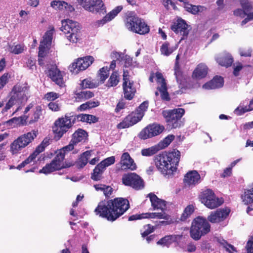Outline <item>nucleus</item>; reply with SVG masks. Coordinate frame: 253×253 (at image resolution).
<instances>
[{
	"instance_id": "obj_1",
	"label": "nucleus",
	"mask_w": 253,
	"mask_h": 253,
	"mask_svg": "<svg viewBox=\"0 0 253 253\" xmlns=\"http://www.w3.org/2000/svg\"><path fill=\"white\" fill-rule=\"evenodd\" d=\"M129 208V201L124 198H115L114 199L100 202L94 210L96 215L114 221L122 215Z\"/></svg>"
},
{
	"instance_id": "obj_2",
	"label": "nucleus",
	"mask_w": 253,
	"mask_h": 253,
	"mask_svg": "<svg viewBox=\"0 0 253 253\" xmlns=\"http://www.w3.org/2000/svg\"><path fill=\"white\" fill-rule=\"evenodd\" d=\"M180 158V152L176 149L172 151L162 152L156 155L154 159L158 170L165 176L171 177L177 169Z\"/></svg>"
},
{
	"instance_id": "obj_3",
	"label": "nucleus",
	"mask_w": 253,
	"mask_h": 253,
	"mask_svg": "<svg viewBox=\"0 0 253 253\" xmlns=\"http://www.w3.org/2000/svg\"><path fill=\"white\" fill-rule=\"evenodd\" d=\"M87 114L76 115L74 112L67 113L64 116L58 118L52 127L55 137L60 139L63 135L71 129L77 121L86 122Z\"/></svg>"
},
{
	"instance_id": "obj_4",
	"label": "nucleus",
	"mask_w": 253,
	"mask_h": 253,
	"mask_svg": "<svg viewBox=\"0 0 253 253\" xmlns=\"http://www.w3.org/2000/svg\"><path fill=\"white\" fill-rule=\"evenodd\" d=\"M126 27L133 33L145 35L150 31V27L141 18L138 17L134 11H128L124 19Z\"/></svg>"
},
{
	"instance_id": "obj_5",
	"label": "nucleus",
	"mask_w": 253,
	"mask_h": 253,
	"mask_svg": "<svg viewBox=\"0 0 253 253\" xmlns=\"http://www.w3.org/2000/svg\"><path fill=\"white\" fill-rule=\"evenodd\" d=\"M29 89V87L22 86L19 84L13 86L9 93L10 98L6 103L5 106L1 110V113L7 112L15 104L21 105L26 102L28 97L26 95V91Z\"/></svg>"
},
{
	"instance_id": "obj_6",
	"label": "nucleus",
	"mask_w": 253,
	"mask_h": 253,
	"mask_svg": "<svg viewBox=\"0 0 253 253\" xmlns=\"http://www.w3.org/2000/svg\"><path fill=\"white\" fill-rule=\"evenodd\" d=\"M210 231L211 225L207 219L199 216L193 220L189 234L193 240L198 241L202 236L208 234Z\"/></svg>"
},
{
	"instance_id": "obj_7",
	"label": "nucleus",
	"mask_w": 253,
	"mask_h": 253,
	"mask_svg": "<svg viewBox=\"0 0 253 253\" xmlns=\"http://www.w3.org/2000/svg\"><path fill=\"white\" fill-rule=\"evenodd\" d=\"M185 114L183 108H179L170 110H165L162 114L169 128H176L183 126L182 117Z\"/></svg>"
},
{
	"instance_id": "obj_8",
	"label": "nucleus",
	"mask_w": 253,
	"mask_h": 253,
	"mask_svg": "<svg viewBox=\"0 0 253 253\" xmlns=\"http://www.w3.org/2000/svg\"><path fill=\"white\" fill-rule=\"evenodd\" d=\"M60 29L71 42L77 43L80 40L81 27L79 23L69 19L62 21Z\"/></svg>"
},
{
	"instance_id": "obj_9",
	"label": "nucleus",
	"mask_w": 253,
	"mask_h": 253,
	"mask_svg": "<svg viewBox=\"0 0 253 253\" xmlns=\"http://www.w3.org/2000/svg\"><path fill=\"white\" fill-rule=\"evenodd\" d=\"M37 136V131L35 130H32L31 132H28L19 136L11 143L10 152L12 155L19 153L21 150L31 143Z\"/></svg>"
},
{
	"instance_id": "obj_10",
	"label": "nucleus",
	"mask_w": 253,
	"mask_h": 253,
	"mask_svg": "<svg viewBox=\"0 0 253 253\" xmlns=\"http://www.w3.org/2000/svg\"><path fill=\"white\" fill-rule=\"evenodd\" d=\"M200 198L202 203L211 209L217 208L224 202L222 198L216 197L214 192L210 189H207L201 192Z\"/></svg>"
},
{
	"instance_id": "obj_11",
	"label": "nucleus",
	"mask_w": 253,
	"mask_h": 253,
	"mask_svg": "<svg viewBox=\"0 0 253 253\" xmlns=\"http://www.w3.org/2000/svg\"><path fill=\"white\" fill-rule=\"evenodd\" d=\"M85 10L93 13L104 14L106 8L102 0H77Z\"/></svg>"
},
{
	"instance_id": "obj_12",
	"label": "nucleus",
	"mask_w": 253,
	"mask_h": 253,
	"mask_svg": "<svg viewBox=\"0 0 253 253\" xmlns=\"http://www.w3.org/2000/svg\"><path fill=\"white\" fill-rule=\"evenodd\" d=\"M94 61V58L90 55L78 58L69 66L70 71L74 74H78L88 68Z\"/></svg>"
},
{
	"instance_id": "obj_13",
	"label": "nucleus",
	"mask_w": 253,
	"mask_h": 253,
	"mask_svg": "<svg viewBox=\"0 0 253 253\" xmlns=\"http://www.w3.org/2000/svg\"><path fill=\"white\" fill-rule=\"evenodd\" d=\"M191 29V26L181 18H178L170 26L173 32L181 36V40L187 39Z\"/></svg>"
},
{
	"instance_id": "obj_14",
	"label": "nucleus",
	"mask_w": 253,
	"mask_h": 253,
	"mask_svg": "<svg viewBox=\"0 0 253 253\" xmlns=\"http://www.w3.org/2000/svg\"><path fill=\"white\" fill-rule=\"evenodd\" d=\"M122 180L123 184L135 190L141 189L144 186L143 179L135 173H125L123 175Z\"/></svg>"
},
{
	"instance_id": "obj_15",
	"label": "nucleus",
	"mask_w": 253,
	"mask_h": 253,
	"mask_svg": "<svg viewBox=\"0 0 253 253\" xmlns=\"http://www.w3.org/2000/svg\"><path fill=\"white\" fill-rule=\"evenodd\" d=\"M165 129L163 126L157 124H152L148 125L139 133L140 139L145 140L152 138L161 134Z\"/></svg>"
},
{
	"instance_id": "obj_16",
	"label": "nucleus",
	"mask_w": 253,
	"mask_h": 253,
	"mask_svg": "<svg viewBox=\"0 0 253 253\" xmlns=\"http://www.w3.org/2000/svg\"><path fill=\"white\" fill-rule=\"evenodd\" d=\"M143 117V113L133 111L126 116L124 119L117 125L118 129L128 128L139 122Z\"/></svg>"
},
{
	"instance_id": "obj_17",
	"label": "nucleus",
	"mask_w": 253,
	"mask_h": 253,
	"mask_svg": "<svg viewBox=\"0 0 253 253\" xmlns=\"http://www.w3.org/2000/svg\"><path fill=\"white\" fill-rule=\"evenodd\" d=\"M143 117V113L133 111L126 116L124 119L117 125L118 129L128 128L139 122Z\"/></svg>"
},
{
	"instance_id": "obj_18",
	"label": "nucleus",
	"mask_w": 253,
	"mask_h": 253,
	"mask_svg": "<svg viewBox=\"0 0 253 253\" xmlns=\"http://www.w3.org/2000/svg\"><path fill=\"white\" fill-rule=\"evenodd\" d=\"M230 211L229 208L217 209L211 212L208 216V220L212 223L223 221L228 217Z\"/></svg>"
},
{
	"instance_id": "obj_19",
	"label": "nucleus",
	"mask_w": 253,
	"mask_h": 253,
	"mask_svg": "<svg viewBox=\"0 0 253 253\" xmlns=\"http://www.w3.org/2000/svg\"><path fill=\"white\" fill-rule=\"evenodd\" d=\"M156 77L157 83L161 84V86H158L157 89L160 92L161 99L164 101H169L170 97L168 91L166 80L162 74L158 72L156 73Z\"/></svg>"
},
{
	"instance_id": "obj_20",
	"label": "nucleus",
	"mask_w": 253,
	"mask_h": 253,
	"mask_svg": "<svg viewBox=\"0 0 253 253\" xmlns=\"http://www.w3.org/2000/svg\"><path fill=\"white\" fill-rule=\"evenodd\" d=\"M63 161H61L60 162H59L60 166L58 167L55 166L56 164L55 163H53L52 160L50 163L47 164L44 167L42 168V169H40L39 170V172L47 174L53 171L60 170L62 169L70 168L75 165V163L73 162H65V163L63 164Z\"/></svg>"
},
{
	"instance_id": "obj_21",
	"label": "nucleus",
	"mask_w": 253,
	"mask_h": 253,
	"mask_svg": "<svg viewBox=\"0 0 253 253\" xmlns=\"http://www.w3.org/2000/svg\"><path fill=\"white\" fill-rule=\"evenodd\" d=\"M47 76L56 84L62 87L64 85L63 77L61 72L56 66H52L48 69Z\"/></svg>"
},
{
	"instance_id": "obj_22",
	"label": "nucleus",
	"mask_w": 253,
	"mask_h": 253,
	"mask_svg": "<svg viewBox=\"0 0 253 253\" xmlns=\"http://www.w3.org/2000/svg\"><path fill=\"white\" fill-rule=\"evenodd\" d=\"M75 145H76V144H74V143H72V140H71L68 145L63 147L59 150L58 153L53 159V163H55L56 164V166L59 167L60 165L59 162L61 161L64 160L65 155L70 151L73 150L74 148Z\"/></svg>"
},
{
	"instance_id": "obj_23",
	"label": "nucleus",
	"mask_w": 253,
	"mask_h": 253,
	"mask_svg": "<svg viewBox=\"0 0 253 253\" xmlns=\"http://www.w3.org/2000/svg\"><path fill=\"white\" fill-rule=\"evenodd\" d=\"M121 166L125 169L135 170L137 168L133 159L128 152L124 153L121 158Z\"/></svg>"
},
{
	"instance_id": "obj_24",
	"label": "nucleus",
	"mask_w": 253,
	"mask_h": 253,
	"mask_svg": "<svg viewBox=\"0 0 253 253\" xmlns=\"http://www.w3.org/2000/svg\"><path fill=\"white\" fill-rule=\"evenodd\" d=\"M201 176L196 170L188 172L184 176V182L188 185H195L200 182Z\"/></svg>"
},
{
	"instance_id": "obj_25",
	"label": "nucleus",
	"mask_w": 253,
	"mask_h": 253,
	"mask_svg": "<svg viewBox=\"0 0 253 253\" xmlns=\"http://www.w3.org/2000/svg\"><path fill=\"white\" fill-rule=\"evenodd\" d=\"M154 210H161L162 211L166 208V202L159 199L155 194L151 193L148 195Z\"/></svg>"
},
{
	"instance_id": "obj_26",
	"label": "nucleus",
	"mask_w": 253,
	"mask_h": 253,
	"mask_svg": "<svg viewBox=\"0 0 253 253\" xmlns=\"http://www.w3.org/2000/svg\"><path fill=\"white\" fill-rule=\"evenodd\" d=\"M123 89L124 98L128 100H132L136 92V89L134 86L133 81L128 83H123Z\"/></svg>"
},
{
	"instance_id": "obj_27",
	"label": "nucleus",
	"mask_w": 253,
	"mask_h": 253,
	"mask_svg": "<svg viewBox=\"0 0 253 253\" xmlns=\"http://www.w3.org/2000/svg\"><path fill=\"white\" fill-rule=\"evenodd\" d=\"M224 84V80L221 76H216L211 80L203 85V88L212 89L220 88Z\"/></svg>"
},
{
	"instance_id": "obj_28",
	"label": "nucleus",
	"mask_w": 253,
	"mask_h": 253,
	"mask_svg": "<svg viewBox=\"0 0 253 253\" xmlns=\"http://www.w3.org/2000/svg\"><path fill=\"white\" fill-rule=\"evenodd\" d=\"M181 238V235H166L159 240L157 242V244L163 246L169 247L171 244L173 243L177 242V241Z\"/></svg>"
},
{
	"instance_id": "obj_29",
	"label": "nucleus",
	"mask_w": 253,
	"mask_h": 253,
	"mask_svg": "<svg viewBox=\"0 0 253 253\" xmlns=\"http://www.w3.org/2000/svg\"><path fill=\"white\" fill-rule=\"evenodd\" d=\"M208 68L204 64H198L192 73V78L201 79L205 78L208 74Z\"/></svg>"
},
{
	"instance_id": "obj_30",
	"label": "nucleus",
	"mask_w": 253,
	"mask_h": 253,
	"mask_svg": "<svg viewBox=\"0 0 253 253\" xmlns=\"http://www.w3.org/2000/svg\"><path fill=\"white\" fill-rule=\"evenodd\" d=\"M87 136V133L85 130L79 128L72 134L71 140L72 143L77 145L78 143L85 140Z\"/></svg>"
},
{
	"instance_id": "obj_31",
	"label": "nucleus",
	"mask_w": 253,
	"mask_h": 253,
	"mask_svg": "<svg viewBox=\"0 0 253 253\" xmlns=\"http://www.w3.org/2000/svg\"><path fill=\"white\" fill-rule=\"evenodd\" d=\"M91 152L90 151H86L82 154L78 160L75 163L76 167L79 169L83 168L87 164Z\"/></svg>"
},
{
	"instance_id": "obj_32",
	"label": "nucleus",
	"mask_w": 253,
	"mask_h": 253,
	"mask_svg": "<svg viewBox=\"0 0 253 253\" xmlns=\"http://www.w3.org/2000/svg\"><path fill=\"white\" fill-rule=\"evenodd\" d=\"M105 169L99 163L97 164L93 170L91 174V178L94 181H99L103 178L102 174L105 171Z\"/></svg>"
},
{
	"instance_id": "obj_33",
	"label": "nucleus",
	"mask_w": 253,
	"mask_h": 253,
	"mask_svg": "<svg viewBox=\"0 0 253 253\" xmlns=\"http://www.w3.org/2000/svg\"><path fill=\"white\" fill-rule=\"evenodd\" d=\"M216 61L219 65L227 68L232 65L234 59L231 55L227 54L222 57L217 58Z\"/></svg>"
},
{
	"instance_id": "obj_34",
	"label": "nucleus",
	"mask_w": 253,
	"mask_h": 253,
	"mask_svg": "<svg viewBox=\"0 0 253 253\" xmlns=\"http://www.w3.org/2000/svg\"><path fill=\"white\" fill-rule=\"evenodd\" d=\"M75 100L78 102L82 101L92 98L94 94L91 91H82L75 92Z\"/></svg>"
},
{
	"instance_id": "obj_35",
	"label": "nucleus",
	"mask_w": 253,
	"mask_h": 253,
	"mask_svg": "<svg viewBox=\"0 0 253 253\" xmlns=\"http://www.w3.org/2000/svg\"><path fill=\"white\" fill-rule=\"evenodd\" d=\"M42 109L41 106L38 105L36 106L35 110L29 121L28 123L29 125L33 124L39 121L40 117L42 115Z\"/></svg>"
},
{
	"instance_id": "obj_36",
	"label": "nucleus",
	"mask_w": 253,
	"mask_h": 253,
	"mask_svg": "<svg viewBox=\"0 0 253 253\" xmlns=\"http://www.w3.org/2000/svg\"><path fill=\"white\" fill-rule=\"evenodd\" d=\"M53 31V28L51 30L46 31L43 37L42 41L40 42V44L49 47L52 40Z\"/></svg>"
},
{
	"instance_id": "obj_37",
	"label": "nucleus",
	"mask_w": 253,
	"mask_h": 253,
	"mask_svg": "<svg viewBox=\"0 0 253 253\" xmlns=\"http://www.w3.org/2000/svg\"><path fill=\"white\" fill-rule=\"evenodd\" d=\"M120 82L119 76L117 72H114L108 80L106 86L108 87L116 86Z\"/></svg>"
},
{
	"instance_id": "obj_38",
	"label": "nucleus",
	"mask_w": 253,
	"mask_h": 253,
	"mask_svg": "<svg viewBox=\"0 0 253 253\" xmlns=\"http://www.w3.org/2000/svg\"><path fill=\"white\" fill-rule=\"evenodd\" d=\"M195 211L194 207L193 205H189L184 210V211L181 215L180 219L181 221H185L189 218Z\"/></svg>"
},
{
	"instance_id": "obj_39",
	"label": "nucleus",
	"mask_w": 253,
	"mask_h": 253,
	"mask_svg": "<svg viewBox=\"0 0 253 253\" xmlns=\"http://www.w3.org/2000/svg\"><path fill=\"white\" fill-rule=\"evenodd\" d=\"M159 149L158 146H154L148 148L142 149L141 154L143 156L150 157L156 154Z\"/></svg>"
},
{
	"instance_id": "obj_40",
	"label": "nucleus",
	"mask_w": 253,
	"mask_h": 253,
	"mask_svg": "<svg viewBox=\"0 0 253 253\" xmlns=\"http://www.w3.org/2000/svg\"><path fill=\"white\" fill-rule=\"evenodd\" d=\"M147 218H158V219H164L165 220H169L170 218V216L166 213L165 212H146Z\"/></svg>"
},
{
	"instance_id": "obj_41",
	"label": "nucleus",
	"mask_w": 253,
	"mask_h": 253,
	"mask_svg": "<svg viewBox=\"0 0 253 253\" xmlns=\"http://www.w3.org/2000/svg\"><path fill=\"white\" fill-rule=\"evenodd\" d=\"M175 48L169 47V43L168 42H166L162 45L160 48V51L162 54L165 56H169L171 54Z\"/></svg>"
},
{
	"instance_id": "obj_42",
	"label": "nucleus",
	"mask_w": 253,
	"mask_h": 253,
	"mask_svg": "<svg viewBox=\"0 0 253 253\" xmlns=\"http://www.w3.org/2000/svg\"><path fill=\"white\" fill-rule=\"evenodd\" d=\"M109 70L107 67H103L98 72L97 77L99 78L100 83L103 84L109 76Z\"/></svg>"
},
{
	"instance_id": "obj_43",
	"label": "nucleus",
	"mask_w": 253,
	"mask_h": 253,
	"mask_svg": "<svg viewBox=\"0 0 253 253\" xmlns=\"http://www.w3.org/2000/svg\"><path fill=\"white\" fill-rule=\"evenodd\" d=\"M174 138L175 136L173 134L168 135L163 139V140L159 142L158 147H160V149H164L168 147L174 140Z\"/></svg>"
},
{
	"instance_id": "obj_44",
	"label": "nucleus",
	"mask_w": 253,
	"mask_h": 253,
	"mask_svg": "<svg viewBox=\"0 0 253 253\" xmlns=\"http://www.w3.org/2000/svg\"><path fill=\"white\" fill-rule=\"evenodd\" d=\"M184 7L187 12L192 14L196 15L199 12V8L201 7V6L193 5L188 2L184 5Z\"/></svg>"
},
{
	"instance_id": "obj_45",
	"label": "nucleus",
	"mask_w": 253,
	"mask_h": 253,
	"mask_svg": "<svg viewBox=\"0 0 253 253\" xmlns=\"http://www.w3.org/2000/svg\"><path fill=\"white\" fill-rule=\"evenodd\" d=\"M82 88H95L98 86V84L94 83L90 79H85L82 81L80 84Z\"/></svg>"
},
{
	"instance_id": "obj_46",
	"label": "nucleus",
	"mask_w": 253,
	"mask_h": 253,
	"mask_svg": "<svg viewBox=\"0 0 253 253\" xmlns=\"http://www.w3.org/2000/svg\"><path fill=\"white\" fill-rule=\"evenodd\" d=\"M47 145L46 144V142H44V140L36 148V150L34 152L31 154L30 156L34 160L36 159V157L40 153L44 151L45 147Z\"/></svg>"
},
{
	"instance_id": "obj_47",
	"label": "nucleus",
	"mask_w": 253,
	"mask_h": 253,
	"mask_svg": "<svg viewBox=\"0 0 253 253\" xmlns=\"http://www.w3.org/2000/svg\"><path fill=\"white\" fill-rule=\"evenodd\" d=\"M50 5L55 9L63 10L68 5V3L64 1L53 0L51 2Z\"/></svg>"
},
{
	"instance_id": "obj_48",
	"label": "nucleus",
	"mask_w": 253,
	"mask_h": 253,
	"mask_svg": "<svg viewBox=\"0 0 253 253\" xmlns=\"http://www.w3.org/2000/svg\"><path fill=\"white\" fill-rule=\"evenodd\" d=\"M36 62L37 60L35 58L30 57L27 59L25 66L28 69L33 72L37 70Z\"/></svg>"
},
{
	"instance_id": "obj_49",
	"label": "nucleus",
	"mask_w": 253,
	"mask_h": 253,
	"mask_svg": "<svg viewBox=\"0 0 253 253\" xmlns=\"http://www.w3.org/2000/svg\"><path fill=\"white\" fill-rule=\"evenodd\" d=\"M239 1L242 9L246 13L249 12L253 9V5L249 0H240Z\"/></svg>"
},
{
	"instance_id": "obj_50",
	"label": "nucleus",
	"mask_w": 253,
	"mask_h": 253,
	"mask_svg": "<svg viewBox=\"0 0 253 253\" xmlns=\"http://www.w3.org/2000/svg\"><path fill=\"white\" fill-rule=\"evenodd\" d=\"M115 162V157L111 156L102 160L99 164L106 169L107 167L114 164Z\"/></svg>"
},
{
	"instance_id": "obj_51",
	"label": "nucleus",
	"mask_w": 253,
	"mask_h": 253,
	"mask_svg": "<svg viewBox=\"0 0 253 253\" xmlns=\"http://www.w3.org/2000/svg\"><path fill=\"white\" fill-rule=\"evenodd\" d=\"M39 53L38 56L39 58H44L45 57L47 54L48 50L49 49V47L47 46H45L42 45V44H40L39 47Z\"/></svg>"
},
{
	"instance_id": "obj_52",
	"label": "nucleus",
	"mask_w": 253,
	"mask_h": 253,
	"mask_svg": "<svg viewBox=\"0 0 253 253\" xmlns=\"http://www.w3.org/2000/svg\"><path fill=\"white\" fill-rule=\"evenodd\" d=\"M24 47L25 46L24 45L18 44L11 47L10 52L15 54H19L24 51Z\"/></svg>"
},
{
	"instance_id": "obj_53",
	"label": "nucleus",
	"mask_w": 253,
	"mask_h": 253,
	"mask_svg": "<svg viewBox=\"0 0 253 253\" xmlns=\"http://www.w3.org/2000/svg\"><path fill=\"white\" fill-rule=\"evenodd\" d=\"M122 60L124 62V67L129 68L133 66V62L132 58L128 55H125L122 58Z\"/></svg>"
},
{
	"instance_id": "obj_54",
	"label": "nucleus",
	"mask_w": 253,
	"mask_h": 253,
	"mask_svg": "<svg viewBox=\"0 0 253 253\" xmlns=\"http://www.w3.org/2000/svg\"><path fill=\"white\" fill-rule=\"evenodd\" d=\"M145 230L141 233V236L143 237H147L149 234H151L154 231V228L153 226L150 224H147L144 226Z\"/></svg>"
},
{
	"instance_id": "obj_55",
	"label": "nucleus",
	"mask_w": 253,
	"mask_h": 253,
	"mask_svg": "<svg viewBox=\"0 0 253 253\" xmlns=\"http://www.w3.org/2000/svg\"><path fill=\"white\" fill-rule=\"evenodd\" d=\"M59 94L54 92H49L44 95V98L48 101H54L59 97Z\"/></svg>"
},
{
	"instance_id": "obj_56",
	"label": "nucleus",
	"mask_w": 253,
	"mask_h": 253,
	"mask_svg": "<svg viewBox=\"0 0 253 253\" xmlns=\"http://www.w3.org/2000/svg\"><path fill=\"white\" fill-rule=\"evenodd\" d=\"M9 74L4 73L0 77V90L2 89L8 82Z\"/></svg>"
},
{
	"instance_id": "obj_57",
	"label": "nucleus",
	"mask_w": 253,
	"mask_h": 253,
	"mask_svg": "<svg viewBox=\"0 0 253 253\" xmlns=\"http://www.w3.org/2000/svg\"><path fill=\"white\" fill-rule=\"evenodd\" d=\"M148 107V102L147 101H145L143 102L135 110L136 112L138 113H143V115H144V112L147 110Z\"/></svg>"
},
{
	"instance_id": "obj_58",
	"label": "nucleus",
	"mask_w": 253,
	"mask_h": 253,
	"mask_svg": "<svg viewBox=\"0 0 253 253\" xmlns=\"http://www.w3.org/2000/svg\"><path fill=\"white\" fill-rule=\"evenodd\" d=\"M252 111V109H250L249 107L248 108L247 106L245 107H238L235 110V112L238 116H241L246 112Z\"/></svg>"
},
{
	"instance_id": "obj_59",
	"label": "nucleus",
	"mask_w": 253,
	"mask_h": 253,
	"mask_svg": "<svg viewBox=\"0 0 253 253\" xmlns=\"http://www.w3.org/2000/svg\"><path fill=\"white\" fill-rule=\"evenodd\" d=\"M142 218H147V213H142L141 214H133L129 216L128 220L129 221H133L137 219H140Z\"/></svg>"
},
{
	"instance_id": "obj_60",
	"label": "nucleus",
	"mask_w": 253,
	"mask_h": 253,
	"mask_svg": "<svg viewBox=\"0 0 253 253\" xmlns=\"http://www.w3.org/2000/svg\"><path fill=\"white\" fill-rule=\"evenodd\" d=\"M111 20H112L111 18L110 17L109 15L107 14L102 19L96 21L95 23L96 25H97L98 27H99L104 25L105 23Z\"/></svg>"
},
{
	"instance_id": "obj_61",
	"label": "nucleus",
	"mask_w": 253,
	"mask_h": 253,
	"mask_svg": "<svg viewBox=\"0 0 253 253\" xmlns=\"http://www.w3.org/2000/svg\"><path fill=\"white\" fill-rule=\"evenodd\" d=\"M123 9L122 6H118L111 11L109 12L108 14L112 20Z\"/></svg>"
},
{
	"instance_id": "obj_62",
	"label": "nucleus",
	"mask_w": 253,
	"mask_h": 253,
	"mask_svg": "<svg viewBox=\"0 0 253 253\" xmlns=\"http://www.w3.org/2000/svg\"><path fill=\"white\" fill-rule=\"evenodd\" d=\"M48 107L52 111L57 112L60 110V106L57 102H50L48 103Z\"/></svg>"
},
{
	"instance_id": "obj_63",
	"label": "nucleus",
	"mask_w": 253,
	"mask_h": 253,
	"mask_svg": "<svg viewBox=\"0 0 253 253\" xmlns=\"http://www.w3.org/2000/svg\"><path fill=\"white\" fill-rule=\"evenodd\" d=\"M33 160L34 159L29 156L26 160L18 165L16 167V169L20 170L22 168H24L26 165L32 162Z\"/></svg>"
},
{
	"instance_id": "obj_64",
	"label": "nucleus",
	"mask_w": 253,
	"mask_h": 253,
	"mask_svg": "<svg viewBox=\"0 0 253 253\" xmlns=\"http://www.w3.org/2000/svg\"><path fill=\"white\" fill-rule=\"evenodd\" d=\"M233 14L235 16L244 18L247 15V13L242 8H237L233 11Z\"/></svg>"
}]
</instances>
